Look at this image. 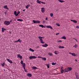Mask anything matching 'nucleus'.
<instances>
[{
	"instance_id": "nucleus-39",
	"label": "nucleus",
	"mask_w": 79,
	"mask_h": 79,
	"mask_svg": "<svg viewBox=\"0 0 79 79\" xmlns=\"http://www.w3.org/2000/svg\"><path fill=\"white\" fill-rule=\"evenodd\" d=\"M76 47H77V45H75L73 46V47H75V48H76Z\"/></svg>"
},
{
	"instance_id": "nucleus-17",
	"label": "nucleus",
	"mask_w": 79,
	"mask_h": 79,
	"mask_svg": "<svg viewBox=\"0 0 79 79\" xmlns=\"http://www.w3.org/2000/svg\"><path fill=\"white\" fill-rule=\"evenodd\" d=\"M58 2H61V3H63V2H64V1L63 0H58Z\"/></svg>"
},
{
	"instance_id": "nucleus-16",
	"label": "nucleus",
	"mask_w": 79,
	"mask_h": 79,
	"mask_svg": "<svg viewBox=\"0 0 79 79\" xmlns=\"http://www.w3.org/2000/svg\"><path fill=\"white\" fill-rule=\"evenodd\" d=\"M29 50H30V51H31V52H34V50L32 49V48H30L29 49Z\"/></svg>"
},
{
	"instance_id": "nucleus-19",
	"label": "nucleus",
	"mask_w": 79,
	"mask_h": 79,
	"mask_svg": "<svg viewBox=\"0 0 79 79\" xmlns=\"http://www.w3.org/2000/svg\"><path fill=\"white\" fill-rule=\"evenodd\" d=\"M17 20L18 21H23V19H18Z\"/></svg>"
},
{
	"instance_id": "nucleus-48",
	"label": "nucleus",
	"mask_w": 79,
	"mask_h": 79,
	"mask_svg": "<svg viewBox=\"0 0 79 79\" xmlns=\"http://www.w3.org/2000/svg\"><path fill=\"white\" fill-rule=\"evenodd\" d=\"M76 78L77 79H79V76L78 77H76Z\"/></svg>"
},
{
	"instance_id": "nucleus-34",
	"label": "nucleus",
	"mask_w": 79,
	"mask_h": 79,
	"mask_svg": "<svg viewBox=\"0 0 79 79\" xmlns=\"http://www.w3.org/2000/svg\"><path fill=\"white\" fill-rule=\"evenodd\" d=\"M52 65H55V64H56V63H55L54 62L52 63Z\"/></svg>"
},
{
	"instance_id": "nucleus-44",
	"label": "nucleus",
	"mask_w": 79,
	"mask_h": 79,
	"mask_svg": "<svg viewBox=\"0 0 79 79\" xmlns=\"http://www.w3.org/2000/svg\"><path fill=\"white\" fill-rule=\"evenodd\" d=\"M19 42L20 43H21L22 42V41L21 40H19Z\"/></svg>"
},
{
	"instance_id": "nucleus-60",
	"label": "nucleus",
	"mask_w": 79,
	"mask_h": 79,
	"mask_svg": "<svg viewBox=\"0 0 79 79\" xmlns=\"http://www.w3.org/2000/svg\"><path fill=\"white\" fill-rule=\"evenodd\" d=\"M71 21H73V22L74 20H71Z\"/></svg>"
},
{
	"instance_id": "nucleus-62",
	"label": "nucleus",
	"mask_w": 79,
	"mask_h": 79,
	"mask_svg": "<svg viewBox=\"0 0 79 79\" xmlns=\"http://www.w3.org/2000/svg\"><path fill=\"white\" fill-rule=\"evenodd\" d=\"M75 61H76L77 62V59L75 60Z\"/></svg>"
},
{
	"instance_id": "nucleus-61",
	"label": "nucleus",
	"mask_w": 79,
	"mask_h": 79,
	"mask_svg": "<svg viewBox=\"0 0 79 79\" xmlns=\"http://www.w3.org/2000/svg\"><path fill=\"white\" fill-rule=\"evenodd\" d=\"M4 13L5 14V15H6V12H4Z\"/></svg>"
},
{
	"instance_id": "nucleus-51",
	"label": "nucleus",
	"mask_w": 79,
	"mask_h": 79,
	"mask_svg": "<svg viewBox=\"0 0 79 79\" xmlns=\"http://www.w3.org/2000/svg\"><path fill=\"white\" fill-rule=\"evenodd\" d=\"M58 34H60V33H56V35H58Z\"/></svg>"
},
{
	"instance_id": "nucleus-5",
	"label": "nucleus",
	"mask_w": 79,
	"mask_h": 79,
	"mask_svg": "<svg viewBox=\"0 0 79 79\" xmlns=\"http://www.w3.org/2000/svg\"><path fill=\"white\" fill-rule=\"evenodd\" d=\"M45 11V10L44 8H41V12H42V13H44Z\"/></svg>"
},
{
	"instance_id": "nucleus-49",
	"label": "nucleus",
	"mask_w": 79,
	"mask_h": 79,
	"mask_svg": "<svg viewBox=\"0 0 79 79\" xmlns=\"http://www.w3.org/2000/svg\"><path fill=\"white\" fill-rule=\"evenodd\" d=\"M43 23H45V20H43Z\"/></svg>"
},
{
	"instance_id": "nucleus-12",
	"label": "nucleus",
	"mask_w": 79,
	"mask_h": 79,
	"mask_svg": "<svg viewBox=\"0 0 79 79\" xmlns=\"http://www.w3.org/2000/svg\"><path fill=\"white\" fill-rule=\"evenodd\" d=\"M22 66L23 68V69L25 70V68L26 67V64H25V63H23V65Z\"/></svg>"
},
{
	"instance_id": "nucleus-47",
	"label": "nucleus",
	"mask_w": 79,
	"mask_h": 79,
	"mask_svg": "<svg viewBox=\"0 0 79 79\" xmlns=\"http://www.w3.org/2000/svg\"><path fill=\"white\" fill-rule=\"evenodd\" d=\"M57 26H60V25L58 24H56Z\"/></svg>"
},
{
	"instance_id": "nucleus-45",
	"label": "nucleus",
	"mask_w": 79,
	"mask_h": 79,
	"mask_svg": "<svg viewBox=\"0 0 79 79\" xmlns=\"http://www.w3.org/2000/svg\"><path fill=\"white\" fill-rule=\"evenodd\" d=\"M73 39H74V40H76V42H77V39H76L73 38Z\"/></svg>"
},
{
	"instance_id": "nucleus-8",
	"label": "nucleus",
	"mask_w": 79,
	"mask_h": 79,
	"mask_svg": "<svg viewBox=\"0 0 79 79\" xmlns=\"http://www.w3.org/2000/svg\"><path fill=\"white\" fill-rule=\"evenodd\" d=\"M27 76H28V77H31L32 76V74L31 73H28L27 74Z\"/></svg>"
},
{
	"instance_id": "nucleus-32",
	"label": "nucleus",
	"mask_w": 79,
	"mask_h": 79,
	"mask_svg": "<svg viewBox=\"0 0 79 79\" xmlns=\"http://www.w3.org/2000/svg\"><path fill=\"white\" fill-rule=\"evenodd\" d=\"M62 39H66V37H63L62 38Z\"/></svg>"
},
{
	"instance_id": "nucleus-6",
	"label": "nucleus",
	"mask_w": 79,
	"mask_h": 79,
	"mask_svg": "<svg viewBox=\"0 0 79 79\" xmlns=\"http://www.w3.org/2000/svg\"><path fill=\"white\" fill-rule=\"evenodd\" d=\"M73 69V68L72 67H68L67 69V70L68 71V72H69V71H71V70Z\"/></svg>"
},
{
	"instance_id": "nucleus-27",
	"label": "nucleus",
	"mask_w": 79,
	"mask_h": 79,
	"mask_svg": "<svg viewBox=\"0 0 79 79\" xmlns=\"http://www.w3.org/2000/svg\"><path fill=\"white\" fill-rule=\"evenodd\" d=\"M73 22V23H77V21L76 20H74Z\"/></svg>"
},
{
	"instance_id": "nucleus-29",
	"label": "nucleus",
	"mask_w": 79,
	"mask_h": 79,
	"mask_svg": "<svg viewBox=\"0 0 79 79\" xmlns=\"http://www.w3.org/2000/svg\"><path fill=\"white\" fill-rule=\"evenodd\" d=\"M19 13H20V12L19 11H18L17 12V15H16V16H18V15H19Z\"/></svg>"
},
{
	"instance_id": "nucleus-31",
	"label": "nucleus",
	"mask_w": 79,
	"mask_h": 79,
	"mask_svg": "<svg viewBox=\"0 0 79 79\" xmlns=\"http://www.w3.org/2000/svg\"><path fill=\"white\" fill-rule=\"evenodd\" d=\"M50 15L51 17H52V16H53V13H51L50 14Z\"/></svg>"
},
{
	"instance_id": "nucleus-15",
	"label": "nucleus",
	"mask_w": 79,
	"mask_h": 79,
	"mask_svg": "<svg viewBox=\"0 0 79 79\" xmlns=\"http://www.w3.org/2000/svg\"><path fill=\"white\" fill-rule=\"evenodd\" d=\"M14 15H15L16 16H17V15H17V12L16 11H14Z\"/></svg>"
},
{
	"instance_id": "nucleus-9",
	"label": "nucleus",
	"mask_w": 79,
	"mask_h": 79,
	"mask_svg": "<svg viewBox=\"0 0 79 79\" xmlns=\"http://www.w3.org/2000/svg\"><path fill=\"white\" fill-rule=\"evenodd\" d=\"M46 27H47V28H50L51 29H53L52 27V26H46Z\"/></svg>"
},
{
	"instance_id": "nucleus-56",
	"label": "nucleus",
	"mask_w": 79,
	"mask_h": 79,
	"mask_svg": "<svg viewBox=\"0 0 79 79\" xmlns=\"http://www.w3.org/2000/svg\"><path fill=\"white\" fill-rule=\"evenodd\" d=\"M25 72H26V73H27V70L26 69H25L24 70Z\"/></svg>"
},
{
	"instance_id": "nucleus-7",
	"label": "nucleus",
	"mask_w": 79,
	"mask_h": 79,
	"mask_svg": "<svg viewBox=\"0 0 79 79\" xmlns=\"http://www.w3.org/2000/svg\"><path fill=\"white\" fill-rule=\"evenodd\" d=\"M64 73H68V69L66 68L65 69H64Z\"/></svg>"
},
{
	"instance_id": "nucleus-54",
	"label": "nucleus",
	"mask_w": 79,
	"mask_h": 79,
	"mask_svg": "<svg viewBox=\"0 0 79 79\" xmlns=\"http://www.w3.org/2000/svg\"><path fill=\"white\" fill-rule=\"evenodd\" d=\"M69 54H71V55H72V54H73V53H71V52H69Z\"/></svg>"
},
{
	"instance_id": "nucleus-4",
	"label": "nucleus",
	"mask_w": 79,
	"mask_h": 79,
	"mask_svg": "<svg viewBox=\"0 0 79 79\" xmlns=\"http://www.w3.org/2000/svg\"><path fill=\"white\" fill-rule=\"evenodd\" d=\"M37 3H39V4H41V3H43V4H45V2H41V1H39V0H37Z\"/></svg>"
},
{
	"instance_id": "nucleus-57",
	"label": "nucleus",
	"mask_w": 79,
	"mask_h": 79,
	"mask_svg": "<svg viewBox=\"0 0 79 79\" xmlns=\"http://www.w3.org/2000/svg\"><path fill=\"white\" fill-rule=\"evenodd\" d=\"M2 32H4V30H2Z\"/></svg>"
},
{
	"instance_id": "nucleus-40",
	"label": "nucleus",
	"mask_w": 79,
	"mask_h": 79,
	"mask_svg": "<svg viewBox=\"0 0 79 79\" xmlns=\"http://www.w3.org/2000/svg\"><path fill=\"white\" fill-rule=\"evenodd\" d=\"M63 67H62L61 68V70L63 71Z\"/></svg>"
},
{
	"instance_id": "nucleus-36",
	"label": "nucleus",
	"mask_w": 79,
	"mask_h": 79,
	"mask_svg": "<svg viewBox=\"0 0 79 79\" xmlns=\"http://www.w3.org/2000/svg\"><path fill=\"white\" fill-rule=\"evenodd\" d=\"M5 63H3L2 64V66H5Z\"/></svg>"
},
{
	"instance_id": "nucleus-50",
	"label": "nucleus",
	"mask_w": 79,
	"mask_h": 79,
	"mask_svg": "<svg viewBox=\"0 0 79 79\" xmlns=\"http://www.w3.org/2000/svg\"><path fill=\"white\" fill-rule=\"evenodd\" d=\"M38 58H42V57L41 56H38Z\"/></svg>"
},
{
	"instance_id": "nucleus-26",
	"label": "nucleus",
	"mask_w": 79,
	"mask_h": 79,
	"mask_svg": "<svg viewBox=\"0 0 79 79\" xmlns=\"http://www.w3.org/2000/svg\"><path fill=\"white\" fill-rule=\"evenodd\" d=\"M42 60H44V61H45L46 60V58L44 57V58H42Z\"/></svg>"
},
{
	"instance_id": "nucleus-30",
	"label": "nucleus",
	"mask_w": 79,
	"mask_h": 79,
	"mask_svg": "<svg viewBox=\"0 0 79 79\" xmlns=\"http://www.w3.org/2000/svg\"><path fill=\"white\" fill-rule=\"evenodd\" d=\"M36 23H40V21L39 20H36Z\"/></svg>"
},
{
	"instance_id": "nucleus-22",
	"label": "nucleus",
	"mask_w": 79,
	"mask_h": 79,
	"mask_svg": "<svg viewBox=\"0 0 79 79\" xmlns=\"http://www.w3.org/2000/svg\"><path fill=\"white\" fill-rule=\"evenodd\" d=\"M45 65L47 66L48 68H50V67H49V64H46Z\"/></svg>"
},
{
	"instance_id": "nucleus-33",
	"label": "nucleus",
	"mask_w": 79,
	"mask_h": 79,
	"mask_svg": "<svg viewBox=\"0 0 79 79\" xmlns=\"http://www.w3.org/2000/svg\"><path fill=\"white\" fill-rule=\"evenodd\" d=\"M20 40V39H19L18 40L15 41L14 42H19V41Z\"/></svg>"
},
{
	"instance_id": "nucleus-43",
	"label": "nucleus",
	"mask_w": 79,
	"mask_h": 79,
	"mask_svg": "<svg viewBox=\"0 0 79 79\" xmlns=\"http://www.w3.org/2000/svg\"><path fill=\"white\" fill-rule=\"evenodd\" d=\"M2 30H3L4 31H5V28H2Z\"/></svg>"
},
{
	"instance_id": "nucleus-18",
	"label": "nucleus",
	"mask_w": 79,
	"mask_h": 79,
	"mask_svg": "<svg viewBox=\"0 0 79 79\" xmlns=\"http://www.w3.org/2000/svg\"><path fill=\"white\" fill-rule=\"evenodd\" d=\"M72 55L73 56H76V54H75V53H72Z\"/></svg>"
},
{
	"instance_id": "nucleus-13",
	"label": "nucleus",
	"mask_w": 79,
	"mask_h": 79,
	"mask_svg": "<svg viewBox=\"0 0 79 79\" xmlns=\"http://www.w3.org/2000/svg\"><path fill=\"white\" fill-rule=\"evenodd\" d=\"M59 48H64V46H59L58 47Z\"/></svg>"
},
{
	"instance_id": "nucleus-2",
	"label": "nucleus",
	"mask_w": 79,
	"mask_h": 79,
	"mask_svg": "<svg viewBox=\"0 0 79 79\" xmlns=\"http://www.w3.org/2000/svg\"><path fill=\"white\" fill-rule=\"evenodd\" d=\"M38 38L39 39H40V40L41 44H44V42H43V40L42 39H43V37H42L41 36H39L38 37Z\"/></svg>"
},
{
	"instance_id": "nucleus-38",
	"label": "nucleus",
	"mask_w": 79,
	"mask_h": 79,
	"mask_svg": "<svg viewBox=\"0 0 79 79\" xmlns=\"http://www.w3.org/2000/svg\"><path fill=\"white\" fill-rule=\"evenodd\" d=\"M61 74H62V73H63V72H64V70H61Z\"/></svg>"
},
{
	"instance_id": "nucleus-37",
	"label": "nucleus",
	"mask_w": 79,
	"mask_h": 79,
	"mask_svg": "<svg viewBox=\"0 0 79 79\" xmlns=\"http://www.w3.org/2000/svg\"><path fill=\"white\" fill-rule=\"evenodd\" d=\"M75 76H77V75H78V73L77 72H75Z\"/></svg>"
},
{
	"instance_id": "nucleus-41",
	"label": "nucleus",
	"mask_w": 79,
	"mask_h": 79,
	"mask_svg": "<svg viewBox=\"0 0 79 79\" xmlns=\"http://www.w3.org/2000/svg\"><path fill=\"white\" fill-rule=\"evenodd\" d=\"M57 42H62V41L61 40H59V41H57Z\"/></svg>"
},
{
	"instance_id": "nucleus-59",
	"label": "nucleus",
	"mask_w": 79,
	"mask_h": 79,
	"mask_svg": "<svg viewBox=\"0 0 79 79\" xmlns=\"http://www.w3.org/2000/svg\"><path fill=\"white\" fill-rule=\"evenodd\" d=\"M45 19L46 20H47V19H48L47 18H46Z\"/></svg>"
},
{
	"instance_id": "nucleus-20",
	"label": "nucleus",
	"mask_w": 79,
	"mask_h": 79,
	"mask_svg": "<svg viewBox=\"0 0 79 79\" xmlns=\"http://www.w3.org/2000/svg\"><path fill=\"white\" fill-rule=\"evenodd\" d=\"M32 69H37V68L35 66H33L32 67Z\"/></svg>"
},
{
	"instance_id": "nucleus-28",
	"label": "nucleus",
	"mask_w": 79,
	"mask_h": 79,
	"mask_svg": "<svg viewBox=\"0 0 79 79\" xmlns=\"http://www.w3.org/2000/svg\"><path fill=\"white\" fill-rule=\"evenodd\" d=\"M20 63L22 64H23V65H24V63L23 64V61L21 60Z\"/></svg>"
},
{
	"instance_id": "nucleus-53",
	"label": "nucleus",
	"mask_w": 79,
	"mask_h": 79,
	"mask_svg": "<svg viewBox=\"0 0 79 79\" xmlns=\"http://www.w3.org/2000/svg\"><path fill=\"white\" fill-rule=\"evenodd\" d=\"M76 77H79V75H76Z\"/></svg>"
},
{
	"instance_id": "nucleus-3",
	"label": "nucleus",
	"mask_w": 79,
	"mask_h": 79,
	"mask_svg": "<svg viewBox=\"0 0 79 79\" xmlns=\"http://www.w3.org/2000/svg\"><path fill=\"white\" fill-rule=\"evenodd\" d=\"M37 57L33 56H30L29 57V59L30 60H32V59H34L35 58H36Z\"/></svg>"
},
{
	"instance_id": "nucleus-35",
	"label": "nucleus",
	"mask_w": 79,
	"mask_h": 79,
	"mask_svg": "<svg viewBox=\"0 0 79 79\" xmlns=\"http://www.w3.org/2000/svg\"><path fill=\"white\" fill-rule=\"evenodd\" d=\"M49 55H50V56H53V54L52 53L49 54Z\"/></svg>"
},
{
	"instance_id": "nucleus-21",
	"label": "nucleus",
	"mask_w": 79,
	"mask_h": 79,
	"mask_svg": "<svg viewBox=\"0 0 79 79\" xmlns=\"http://www.w3.org/2000/svg\"><path fill=\"white\" fill-rule=\"evenodd\" d=\"M33 22L34 23V24H36V21L35 20H33Z\"/></svg>"
},
{
	"instance_id": "nucleus-55",
	"label": "nucleus",
	"mask_w": 79,
	"mask_h": 79,
	"mask_svg": "<svg viewBox=\"0 0 79 79\" xmlns=\"http://www.w3.org/2000/svg\"><path fill=\"white\" fill-rule=\"evenodd\" d=\"M27 6H28V7H29V6H31V5H28Z\"/></svg>"
},
{
	"instance_id": "nucleus-23",
	"label": "nucleus",
	"mask_w": 79,
	"mask_h": 79,
	"mask_svg": "<svg viewBox=\"0 0 79 79\" xmlns=\"http://www.w3.org/2000/svg\"><path fill=\"white\" fill-rule=\"evenodd\" d=\"M39 26H40V27H42V28L44 27V25H39Z\"/></svg>"
},
{
	"instance_id": "nucleus-46",
	"label": "nucleus",
	"mask_w": 79,
	"mask_h": 79,
	"mask_svg": "<svg viewBox=\"0 0 79 79\" xmlns=\"http://www.w3.org/2000/svg\"><path fill=\"white\" fill-rule=\"evenodd\" d=\"M76 28L77 29H79V26H77Z\"/></svg>"
},
{
	"instance_id": "nucleus-11",
	"label": "nucleus",
	"mask_w": 79,
	"mask_h": 79,
	"mask_svg": "<svg viewBox=\"0 0 79 79\" xmlns=\"http://www.w3.org/2000/svg\"><path fill=\"white\" fill-rule=\"evenodd\" d=\"M43 47H48V44H45L44 45H42Z\"/></svg>"
},
{
	"instance_id": "nucleus-25",
	"label": "nucleus",
	"mask_w": 79,
	"mask_h": 79,
	"mask_svg": "<svg viewBox=\"0 0 79 79\" xmlns=\"http://www.w3.org/2000/svg\"><path fill=\"white\" fill-rule=\"evenodd\" d=\"M5 8H6V9H7V10H8V8L7 7V6L6 5L4 6Z\"/></svg>"
},
{
	"instance_id": "nucleus-1",
	"label": "nucleus",
	"mask_w": 79,
	"mask_h": 79,
	"mask_svg": "<svg viewBox=\"0 0 79 79\" xmlns=\"http://www.w3.org/2000/svg\"><path fill=\"white\" fill-rule=\"evenodd\" d=\"M4 24L6 25V26H8L10 24V22L9 21L6 20L4 22Z\"/></svg>"
},
{
	"instance_id": "nucleus-52",
	"label": "nucleus",
	"mask_w": 79,
	"mask_h": 79,
	"mask_svg": "<svg viewBox=\"0 0 79 79\" xmlns=\"http://www.w3.org/2000/svg\"><path fill=\"white\" fill-rule=\"evenodd\" d=\"M12 22V19L10 20V21L9 22L10 23H11V22Z\"/></svg>"
},
{
	"instance_id": "nucleus-24",
	"label": "nucleus",
	"mask_w": 79,
	"mask_h": 79,
	"mask_svg": "<svg viewBox=\"0 0 79 79\" xmlns=\"http://www.w3.org/2000/svg\"><path fill=\"white\" fill-rule=\"evenodd\" d=\"M54 53H55V54H56V55H58V52H56V51H55L54 52Z\"/></svg>"
},
{
	"instance_id": "nucleus-64",
	"label": "nucleus",
	"mask_w": 79,
	"mask_h": 79,
	"mask_svg": "<svg viewBox=\"0 0 79 79\" xmlns=\"http://www.w3.org/2000/svg\"><path fill=\"white\" fill-rule=\"evenodd\" d=\"M45 27V26H44V27Z\"/></svg>"
},
{
	"instance_id": "nucleus-42",
	"label": "nucleus",
	"mask_w": 79,
	"mask_h": 79,
	"mask_svg": "<svg viewBox=\"0 0 79 79\" xmlns=\"http://www.w3.org/2000/svg\"><path fill=\"white\" fill-rule=\"evenodd\" d=\"M25 8H27H27H29V7H28V6L27 5L26 6Z\"/></svg>"
},
{
	"instance_id": "nucleus-14",
	"label": "nucleus",
	"mask_w": 79,
	"mask_h": 79,
	"mask_svg": "<svg viewBox=\"0 0 79 79\" xmlns=\"http://www.w3.org/2000/svg\"><path fill=\"white\" fill-rule=\"evenodd\" d=\"M18 57L20 58H21V59L22 58H23V57L22 56H21V55H20V54L18 55Z\"/></svg>"
},
{
	"instance_id": "nucleus-63",
	"label": "nucleus",
	"mask_w": 79,
	"mask_h": 79,
	"mask_svg": "<svg viewBox=\"0 0 79 79\" xmlns=\"http://www.w3.org/2000/svg\"><path fill=\"white\" fill-rule=\"evenodd\" d=\"M37 48H39V46H37Z\"/></svg>"
},
{
	"instance_id": "nucleus-58",
	"label": "nucleus",
	"mask_w": 79,
	"mask_h": 79,
	"mask_svg": "<svg viewBox=\"0 0 79 79\" xmlns=\"http://www.w3.org/2000/svg\"><path fill=\"white\" fill-rule=\"evenodd\" d=\"M26 9H24L23 10V11H25Z\"/></svg>"
},
{
	"instance_id": "nucleus-10",
	"label": "nucleus",
	"mask_w": 79,
	"mask_h": 79,
	"mask_svg": "<svg viewBox=\"0 0 79 79\" xmlns=\"http://www.w3.org/2000/svg\"><path fill=\"white\" fill-rule=\"evenodd\" d=\"M6 60H7V61H8L9 63H13V62H12V61L10 60L9 59H6Z\"/></svg>"
}]
</instances>
